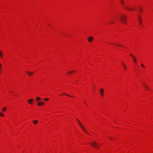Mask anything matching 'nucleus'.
<instances>
[{"label": "nucleus", "mask_w": 153, "mask_h": 153, "mask_svg": "<svg viewBox=\"0 0 153 153\" xmlns=\"http://www.w3.org/2000/svg\"><path fill=\"white\" fill-rule=\"evenodd\" d=\"M126 18V16L123 14H121L120 15L119 20L122 24H125L126 23L127 21Z\"/></svg>", "instance_id": "1"}, {"label": "nucleus", "mask_w": 153, "mask_h": 153, "mask_svg": "<svg viewBox=\"0 0 153 153\" xmlns=\"http://www.w3.org/2000/svg\"><path fill=\"white\" fill-rule=\"evenodd\" d=\"M76 120L78 124H79L80 126L81 127L82 129L83 130V131L87 134L89 135H90V134L88 133V132L87 131L86 129L85 128L84 126L82 125V124L80 122L78 119H76Z\"/></svg>", "instance_id": "2"}, {"label": "nucleus", "mask_w": 153, "mask_h": 153, "mask_svg": "<svg viewBox=\"0 0 153 153\" xmlns=\"http://www.w3.org/2000/svg\"><path fill=\"white\" fill-rule=\"evenodd\" d=\"M91 144L96 149H97L99 147V146L97 144L96 142L95 141H93L91 143Z\"/></svg>", "instance_id": "3"}, {"label": "nucleus", "mask_w": 153, "mask_h": 153, "mask_svg": "<svg viewBox=\"0 0 153 153\" xmlns=\"http://www.w3.org/2000/svg\"><path fill=\"white\" fill-rule=\"evenodd\" d=\"M88 41L89 42H91L93 40V38L92 36H90L88 39Z\"/></svg>", "instance_id": "4"}, {"label": "nucleus", "mask_w": 153, "mask_h": 153, "mask_svg": "<svg viewBox=\"0 0 153 153\" xmlns=\"http://www.w3.org/2000/svg\"><path fill=\"white\" fill-rule=\"evenodd\" d=\"M121 66L123 67L124 70H126V66L124 63L123 62H122L121 64Z\"/></svg>", "instance_id": "5"}, {"label": "nucleus", "mask_w": 153, "mask_h": 153, "mask_svg": "<svg viewBox=\"0 0 153 153\" xmlns=\"http://www.w3.org/2000/svg\"><path fill=\"white\" fill-rule=\"evenodd\" d=\"M100 94L102 96L103 95L104 90L103 89L101 88L100 90Z\"/></svg>", "instance_id": "6"}, {"label": "nucleus", "mask_w": 153, "mask_h": 153, "mask_svg": "<svg viewBox=\"0 0 153 153\" xmlns=\"http://www.w3.org/2000/svg\"><path fill=\"white\" fill-rule=\"evenodd\" d=\"M124 7L127 10H131V11H133V9L130 8L128 7L127 6H125Z\"/></svg>", "instance_id": "7"}, {"label": "nucleus", "mask_w": 153, "mask_h": 153, "mask_svg": "<svg viewBox=\"0 0 153 153\" xmlns=\"http://www.w3.org/2000/svg\"><path fill=\"white\" fill-rule=\"evenodd\" d=\"M33 101V99H30L28 100V102L30 104H31Z\"/></svg>", "instance_id": "8"}, {"label": "nucleus", "mask_w": 153, "mask_h": 153, "mask_svg": "<svg viewBox=\"0 0 153 153\" xmlns=\"http://www.w3.org/2000/svg\"><path fill=\"white\" fill-rule=\"evenodd\" d=\"M26 73L29 76H31L32 74H33V72H31L29 71H27Z\"/></svg>", "instance_id": "9"}, {"label": "nucleus", "mask_w": 153, "mask_h": 153, "mask_svg": "<svg viewBox=\"0 0 153 153\" xmlns=\"http://www.w3.org/2000/svg\"><path fill=\"white\" fill-rule=\"evenodd\" d=\"M133 59L134 62L136 63L137 62V59L134 56L132 57Z\"/></svg>", "instance_id": "10"}, {"label": "nucleus", "mask_w": 153, "mask_h": 153, "mask_svg": "<svg viewBox=\"0 0 153 153\" xmlns=\"http://www.w3.org/2000/svg\"><path fill=\"white\" fill-rule=\"evenodd\" d=\"M38 122V121L37 120H34L33 121V123L35 124H36Z\"/></svg>", "instance_id": "11"}, {"label": "nucleus", "mask_w": 153, "mask_h": 153, "mask_svg": "<svg viewBox=\"0 0 153 153\" xmlns=\"http://www.w3.org/2000/svg\"><path fill=\"white\" fill-rule=\"evenodd\" d=\"M142 19V18L140 16H138V20L139 22H140V21H141V20Z\"/></svg>", "instance_id": "12"}, {"label": "nucleus", "mask_w": 153, "mask_h": 153, "mask_svg": "<svg viewBox=\"0 0 153 153\" xmlns=\"http://www.w3.org/2000/svg\"><path fill=\"white\" fill-rule=\"evenodd\" d=\"M0 57L1 58H2L3 57V53L0 51Z\"/></svg>", "instance_id": "13"}, {"label": "nucleus", "mask_w": 153, "mask_h": 153, "mask_svg": "<svg viewBox=\"0 0 153 153\" xmlns=\"http://www.w3.org/2000/svg\"><path fill=\"white\" fill-rule=\"evenodd\" d=\"M74 71H68V74H72V73H73L74 72Z\"/></svg>", "instance_id": "14"}, {"label": "nucleus", "mask_w": 153, "mask_h": 153, "mask_svg": "<svg viewBox=\"0 0 153 153\" xmlns=\"http://www.w3.org/2000/svg\"><path fill=\"white\" fill-rule=\"evenodd\" d=\"M38 105L39 106L41 105H42V102H38Z\"/></svg>", "instance_id": "15"}, {"label": "nucleus", "mask_w": 153, "mask_h": 153, "mask_svg": "<svg viewBox=\"0 0 153 153\" xmlns=\"http://www.w3.org/2000/svg\"><path fill=\"white\" fill-rule=\"evenodd\" d=\"M36 100L37 101L39 100H40V98L39 97H38L36 98Z\"/></svg>", "instance_id": "16"}, {"label": "nucleus", "mask_w": 153, "mask_h": 153, "mask_svg": "<svg viewBox=\"0 0 153 153\" xmlns=\"http://www.w3.org/2000/svg\"><path fill=\"white\" fill-rule=\"evenodd\" d=\"M144 86L146 88H147V89L148 90H149V89L148 87L146 85L144 84Z\"/></svg>", "instance_id": "17"}, {"label": "nucleus", "mask_w": 153, "mask_h": 153, "mask_svg": "<svg viewBox=\"0 0 153 153\" xmlns=\"http://www.w3.org/2000/svg\"><path fill=\"white\" fill-rule=\"evenodd\" d=\"M113 45H115V46H122V47H123V46L121 45L120 44H118V45H115V44H113Z\"/></svg>", "instance_id": "18"}, {"label": "nucleus", "mask_w": 153, "mask_h": 153, "mask_svg": "<svg viewBox=\"0 0 153 153\" xmlns=\"http://www.w3.org/2000/svg\"><path fill=\"white\" fill-rule=\"evenodd\" d=\"M120 2L123 5L124 4V2H123V0H120Z\"/></svg>", "instance_id": "19"}, {"label": "nucleus", "mask_w": 153, "mask_h": 153, "mask_svg": "<svg viewBox=\"0 0 153 153\" xmlns=\"http://www.w3.org/2000/svg\"><path fill=\"white\" fill-rule=\"evenodd\" d=\"M6 107H4V108L3 109V111H5L6 110Z\"/></svg>", "instance_id": "20"}, {"label": "nucleus", "mask_w": 153, "mask_h": 153, "mask_svg": "<svg viewBox=\"0 0 153 153\" xmlns=\"http://www.w3.org/2000/svg\"><path fill=\"white\" fill-rule=\"evenodd\" d=\"M0 116H2V117H4V114L2 113H0Z\"/></svg>", "instance_id": "21"}, {"label": "nucleus", "mask_w": 153, "mask_h": 153, "mask_svg": "<svg viewBox=\"0 0 153 153\" xmlns=\"http://www.w3.org/2000/svg\"><path fill=\"white\" fill-rule=\"evenodd\" d=\"M130 55L131 56V57H134V56L132 54H131V53H130Z\"/></svg>", "instance_id": "22"}, {"label": "nucleus", "mask_w": 153, "mask_h": 153, "mask_svg": "<svg viewBox=\"0 0 153 153\" xmlns=\"http://www.w3.org/2000/svg\"><path fill=\"white\" fill-rule=\"evenodd\" d=\"M49 100V99L48 98H46L45 99V101H48Z\"/></svg>", "instance_id": "23"}, {"label": "nucleus", "mask_w": 153, "mask_h": 153, "mask_svg": "<svg viewBox=\"0 0 153 153\" xmlns=\"http://www.w3.org/2000/svg\"><path fill=\"white\" fill-rule=\"evenodd\" d=\"M66 95L69 97H73V96H71L69 95H68V94H66Z\"/></svg>", "instance_id": "24"}, {"label": "nucleus", "mask_w": 153, "mask_h": 153, "mask_svg": "<svg viewBox=\"0 0 153 153\" xmlns=\"http://www.w3.org/2000/svg\"><path fill=\"white\" fill-rule=\"evenodd\" d=\"M141 66H142L143 67V68H144V67H145V66H144L143 65V64H141Z\"/></svg>", "instance_id": "25"}, {"label": "nucleus", "mask_w": 153, "mask_h": 153, "mask_svg": "<svg viewBox=\"0 0 153 153\" xmlns=\"http://www.w3.org/2000/svg\"><path fill=\"white\" fill-rule=\"evenodd\" d=\"M139 23L141 25L142 24V22H141V21H140Z\"/></svg>", "instance_id": "26"}, {"label": "nucleus", "mask_w": 153, "mask_h": 153, "mask_svg": "<svg viewBox=\"0 0 153 153\" xmlns=\"http://www.w3.org/2000/svg\"><path fill=\"white\" fill-rule=\"evenodd\" d=\"M2 66L1 65L0 63V68Z\"/></svg>", "instance_id": "27"}, {"label": "nucleus", "mask_w": 153, "mask_h": 153, "mask_svg": "<svg viewBox=\"0 0 153 153\" xmlns=\"http://www.w3.org/2000/svg\"><path fill=\"white\" fill-rule=\"evenodd\" d=\"M42 105L44 104V102H42Z\"/></svg>", "instance_id": "28"}, {"label": "nucleus", "mask_w": 153, "mask_h": 153, "mask_svg": "<svg viewBox=\"0 0 153 153\" xmlns=\"http://www.w3.org/2000/svg\"><path fill=\"white\" fill-rule=\"evenodd\" d=\"M110 139H112L113 138L112 137H110Z\"/></svg>", "instance_id": "29"}, {"label": "nucleus", "mask_w": 153, "mask_h": 153, "mask_svg": "<svg viewBox=\"0 0 153 153\" xmlns=\"http://www.w3.org/2000/svg\"><path fill=\"white\" fill-rule=\"evenodd\" d=\"M111 23H112V24H113L114 22H111Z\"/></svg>", "instance_id": "30"}, {"label": "nucleus", "mask_w": 153, "mask_h": 153, "mask_svg": "<svg viewBox=\"0 0 153 153\" xmlns=\"http://www.w3.org/2000/svg\"><path fill=\"white\" fill-rule=\"evenodd\" d=\"M1 72V69H0V73Z\"/></svg>", "instance_id": "31"}]
</instances>
